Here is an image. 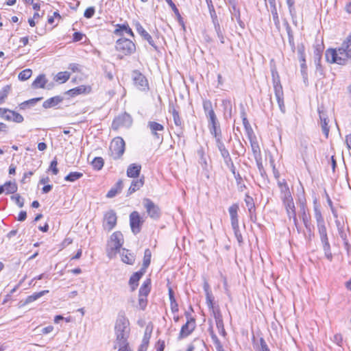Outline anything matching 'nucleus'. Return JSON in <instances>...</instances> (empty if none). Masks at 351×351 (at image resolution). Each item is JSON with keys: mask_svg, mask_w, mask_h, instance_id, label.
<instances>
[{"mask_svg": "<svg viewBox=\"0 0 351 351\" xmlns=\"http://www.w3.org/2000/svg\"><path fill=\"white\" fill-rule=\"evenodd\" d=\"M326 59L330 63L346 65L351 62V34L335 49H328L326 51Z\"/></svg>", "mask_w": 351, "mask_h": 351, "instance_id": "nucleus-1", "label": "nucleus"}, {"mask_svg": "<svg viewBox=\"0 0 351 351\" xmlns=\"http://www.w3.org/2000/svg\"><path fill=\"white\" fill-rule=\"evenodd\" d=\"M114 330L117 343H128L130 328L129 321L125 315H119L118 316Z\"/></svg>", "mask_w": 351, "mask_h": 351, "instance_id": "nucleus-2", "label": "nucleus"}, {"mask_svg": "<svg viewBox=\"0 0 351 351\" xmlns=\"http://www.w3.org/2000/svg\"><path fill=\"white\" fill-rule=\"evenodd\" d=\"M273 85L275 93V96L279 106L280 110L285 112V106L284 104V93L282 86L280 84V77L276 71H272Z\"/></svg>", "mask_w": 351, "mask_h": 351, "instance_id": "nucleus-3", "label": "nucleus"}, {"mask_svg": "<svg viewBox=\"0 0 351 351\" xmlns=\"http://www.w3.org/2000/svg\"><path fill=\"white\" fill-rule=\"evenodd\" d=\"M116 50L125 56H129L136 51L135 44L130 39L121 38L117 40Z\"/></svg>", "mask_w": 351, "mask_h": 351, "instance_id": "nucleus-4", "label": "nucleus"}, {"mask_svg": "<svg viewBox=\"0 0 351 351\" xmlns=\"http://www.w3.org/2000/svg\"><path fill=\"white\" fill-rule=\"evenodd\" d=\"M317 230L320 237L321 242L323 245V250L326 258L330 261L332 259V254L330 252V245L328 241L326 227L325 223L317 225Z\"/></svg>", "mask_w": 351, "mask_h": 351, "instance_id": "nucleus-5", "label": "nucleus"}, {"mask_svg": "<svg viewBox=\"0 0 351 351\" xmlns=\"http://www.w3.org/2000/svg\"><path fill=\"white\" fill-rule=\"evenodd\" d=\"M125 141L121 137L114 138L110 145L111 156L114 160L119 159L125 152Z\"/></svg>", "mask_w": 351, "mask_h": 351, "instance_id": "nucleus-6", "label": "nucleus"}, {"mask_svg": "<svg viewBox=\"0 0 351 351\" xmlns=\"http://www.w3.org/2000/svg\"><path fill=\"white\" fill-rule=\"evenodd\" d=\"M143 206L148 215L154 219H157L160 216V208L149 198H145L143 201Z\"/></svg>", "mask_w": 351, "mask_h": 351, "instance_id": "nucleus-7", "label": "nucleus"}, {"mask_svg": "<svg viewBox=\"0 0 351 351\" xmlns=\"http://www.w3.org/2000/svg\"><path fill=\"white\" fill-rule=\"evenodd\" d=\"M0 116L1 118L17 123H22L24 120L23 117L14 111L7 108H0Z\"/></svg>", "mask_w": 351, "mask_h": 351, "instance_id": "nucleus-8", "label": "nucleus"}, {"mask_svg": "<svg viewBox=\"0 0 351 351\" xmlns=\"http://www.w3.org/2000/svg\"><path fill=\"white\" fill-rule=\"evenodd\" d=\"M132 123V119L128 113H123L117 117L112 121V128L113 130H118L121 127H130Z\"/></svg>", "mask_w": 351, "mask_h": 351, "instance_id": "nucleus-9", "label": "nucleus"}, {"mask_svg": "<svg viewBox=\"0 0 351 351\" xmlns=\"http://www.w3.org/2000/svg\"><path fill=\"white\" fill-rule=\"evenodd\" d=\"M317 111L319 113L320 125L322 132L324 134L326 138H328L330 131V127L328 126L329 119L327 113L323 106L318 107Z\"/></svg>", "mask_w": 351, "mask_h": 351, "instance_id": "nucleus-10", "label": "nucleus"}, {"mask_svg": "<svg viewBox=\"0 0 351 351\" xmlns=\"http://www.w3.org/2000/svg\"><path fill=\"white\" fill-rule=\"evenodd\" d=\"M147 128L149 129L151 134L156 140L160 142L162 141V135L159 133V132H163L165 130V128L162 124L156 121H150L147 123Z\"/></svg>", "mask_w": 351, "mask_h": 351, "instance_id": "nucleus-11", "label": "nucleus"}, {"mask_svg": "<svg viewBox=\"0 0 351 351\" xmlns=\"http://www.w3.org/2000/svg\"><path fill=\"white\" fill-rule=\"evenodd\" d=\"M143 221L141 220L139 213L137 211H133L130 215V224L132 232L135 234L141 231V227Z\"/></svg>", "mask_w": 351, "mask_h": 351, "instance_id": "nucleus-12", "label": "nucleus"}, {"mask_svg": "<svg viewBox=\"0 0 351 351\" xmlns=\"http://www.w3.org/2000/svg\"><path fill=\"white\" fill-rule=\"evenodd\" d=\"M169 112L172 114L173 119L176 127L179 132L178 135L182 134V131L184 128V121L180 115L179 111L173 106H169Z\"/></svg>", "mask_w": 351, "mask_h": 351, "instance_id": "nucleus-13", "label": "nucleus"}, {"mask_svg": "<svg viewBox=\"0 0 351 351\" xmlns=\"http://www.w3.org/2000/svg\"><path fill=\"white\" fill-rule=\"evenodd\" d=\"M132 80L134 85L140 90L148 88V82L146 77L139 71H134L132 72Z\"/></svg>", "mask_w": 351, "mask_h": 351, "instance_id": "nucleus-14", "label": "nucleus"}, {"mask_svg": "<svg viewBox=\"0 0 351 351\" xmlns=\"http://www.w3.org/2000/svg\"><path fill=\"white\" fill-rule=\"evenodd\" d=\"M195 328V321L193 318L188 319L186 323L184 324L180 330L178 339H182L188 337Z\"/></svg>", "mask_w": 351, "mask_h": 351, "instance_id": "nucleus-15", "label": "nucleus"}, {"mask_svg": "<svg viewBox=\"0 0 351 351\" xmlns=\"http://www.w3.org/2000/svg\"><path fill=\"white\" fill-rule=\"evenodd\" d=\"M117 215L114 211L110 210L104 215L103 226L108 231L112 230L117 223Z\"/></svg>", "mask_w": 351, "mask_h": 351, "instance_id": "nucleus-16", "label": "nucleus"}, {"mask_svg": "<svg viewBox=\"0 0 351 351\" xmlns=\"http://www.w3.org/2000/svg\"><path fill=\"white\" fill-rule=\"evenodd\" d=\"M136 32L145 39L146 40L149 44L154 48L155 50H158V47L155 45L152 37L150 34L143 27V26L139 23H136Z\"/></svg>", "mask_w": 351, "mask_h": 351, "instance_id": "nucleus-17", "label": "nucleus"}, {"mask_svg": "<svg viewBox=\"0 0 351 351\" xmlns=\"http://www.w3.org/2000/svg\"><path fill=\"white\" fill-rule=\"evenodd\" d=\"M298 58L301 62V73L303 77L306 78V65L305 62L304 47L302 45L298 46Z\"/></svg>", "mask_w": 351, "mask_h": 351, "instance_id": "nucleus-18", "label": "nucleus"}, {"mask_svg": "<svg viewBox=\"0 0 351 351\" xmlns=\"http://www.w3.org/2000/svg\"><path fill=\"white\" fill-rule=\"evenodd\" d=\"M112 248L116 251L119 250L123 243V234L120 232H115L111 235Z\"/></svg>", "mask_w": 351, "mask_h": 351, "instance_id": "nucleus-19", "label": "nucleus"}, {"mask_svg": "<svg viewBox=\"0 0 351 351\" xmlns=\"http://www.w3.org/2000/svg\"><path fill=\"white\" fill-rule=\"evenodd\" d=\"M248 138H249V141H250V143L251 145L252 151L254 159H259V157H261V149H260L258 143L256 140V137L255 134L248 136Z\"/></svg>", "mask_w": 351, "mask_h": 351, "instance_id": "nucleus-20", "label": "nucleus"}, {"mask_svg": "<svg viewBox=\"0 0 351 351\" xmlns=\"http://www.w3.org/2000/svg\"><path fill=\"white\" fill-rule=\"evenodd\" d=\"M239 209V207L237 204H232L228 208V212H229V214L230 216L232 226H237V225H239V219H238Z\"/></svg>", "mask_w": 351, "mask_h": 351, "instance_id": "nucleus-21", "label": "nucleus"}, {"mask_svg": "<svg viewBox=\"0 0 351 351\" xmlns=\"http://www.w3.org/2000/svg\"><path fill=\"white\" fill-rule=\"evenodd\" d=\"M300 217L302 218L305 227L308 228L310 223V215L308 213V209L304 202H301L300 204Z\"/></svg>", "mask_w": 351, "mask_h": 351, "instance_id": "nucleus-22", "label": "nucleus"}, {"mask_svg": "<svg viewBox=\"0 0 351 351\" xmlns=\"http://www.w3.org/2000/svg\"><path fill=\"white\" fill-rule=\"evenodd\" d=\"M117 28L114 31V34L117 36H123V32L128 34L132 37H134V33L132 30V29L129 27L128 24L127 23L123 24H117L116 25Z\"/></svg>", "mask_w": 351, "mask_h": 351, "instance_id": "nucleus-23", "label": "nucleus"}, {"mask_svg": "<svg viewBox=\"0 0 351 351\" xmlns=\"http://www.w3.org/2000/svg\"><path fill=\"white\" fill-rule=\"evenodd\" d=\"M141 170V166L135 163L129 165L127 169V176L130 178H138Z\"/></svg>", "mask_w": 351, "mask_h": 351, "instance_id": "nucleus-24", "label": "nucleus"}, {"mask_svg": "<svg viewBox=\"0 0 351 351\" xmlns=\"http://www.w3.org/2000/svg\"><path fill=\"white\" fill-rule=\"evenodd\" d=\"M143 275V271H137L132 274L129 280L132 291H134L138 285V281Z\"/></svg>", "mask_w": 351, "mask_h": 351, "instance_id": "nucleus-25", "label": "nucleus"}, {"mask_svg": "<svg viewBox=\"0 0 351 351\" xmlns=\"http://www.w3.org/2000/svg\"><path fill=\"white\" fill-rule=\"evenodd\" d=\"M62 100L63 99L62 97L55 96L45 101L43 104V106L45 108H50L57 106L60 102H62Z\"/></svg>", "mask_w": 351, "mask_h": 351, "instance_id": "nucleus-26", "label": "nucleus"}, {"mask_svg": "<svg viewBox=\"0 0 351 351\" xmlns=\"http://www.w3.org/2000/svg\"><path fill=\"white\" fill-rule=\"evenodd\" d=\"M151 291V279H146L139 289L138 295L147 297Z\"/></svg>", "mask_w": 351, "mask_h": 351, "instance_id": "nucleus-27", "label": "nucleus"}, {"mask_svg": "<svg viewBox=\"0 0 351 351\" xmlns=\"http://www.w3.org/2000/svg\"><path fill=\"white\" fill-rule=\"evenodd\" d=\"M144 184V177L138 180H134L128 189V195H131L135 191L139 190Z\"/></svg>", "mask_w": 351, "mask_h": 351, "instance_id": "nucleus-28", "label": "nucleus"}, {"mask_svg": "<svg viewBox=\"0 0 351 351\" xmlns=\"http://www.w3.org/2000/svg\"><path fill=\"white\" fill-rule=\"evenodd\" d=\"M47 80L44 74L39 75L32 82V86L34 88H44Z\"/></svg>", "mask_w": 351, "mask_h": 351, "instance_id": "nucleus-29", "label": "nucleus"}, {"mask_svg": "<svg viewBox=\"0 0 351 351\" xmlns=\"http://www.w3.org/2000/svg\"><path fill=\"white\" fill-rule=\"evenodd\" d=\"M203 108L207 119L215 115L212 102L210 100L206 99L203 101Z\"/></svg>", "mask_w": 351, "mask_h": 351, "instance_id": "nucleus-30", "label": "nucleus"}, {"mask_svg": "<svg viewBox=\"0 0 351 351\" xmlns=\"http://www.w3.org/2000/svg\"><path fill=\"white\" fill-rule=\"evenodd\" d=\"M215 143L223 160L230 156L228 150L226 148V146L222 141V139L215 141Z\"/></svg>", "mask_w": 351, "mask_h": 351, "instance_id": "nucleus-31", "label": "nucleus"}, {"mask_svg": "<svg viewBox=\"0 0 351 351\" xmlns=\"http://www.w3.org/2000/svg\"><path fill=\"white\" fill-rule=\"evenodd\" d=\"M241 118H242V121H243V126L245 128V130L246 131V133H247V137L248 136H252V135H254V133L253 132V130L247 119V117H246V114H245V112L244 110H243L241 112Z\"/></svg>", "mask_w": 351, "mask_h": 351, "instance_id": "nucleus-32", "label": "nucleus"}, {"mask_svg": "<svg viewBox=\"0 0 351 351\" xmlns=\"http://www.w3.org/2000/svg\"><path fill=\"white\" fill-rule=\"evenodd\" d=\"M171 309L173 313H177L178 311V304L175 299L174 293L171 287L168 289Z\"/></svg>", "mask_w": 351, "mask_h": 351, "instance_id": "nucleus-33", "label": "nucleus"}, {"mask_svg": "<svg viewBox=\"0 0 351 351\" xmlns=\"http://www.w3.org/2000/svg\"><path fill=\"white\" fill-rule=\"evenodd\" d=\"M90 91V86H86L84 85L79 86L77 87H75L74 88H72L69 90V94H71L72 96L77 95L82 93H89Z\"/></svg>", "mask_w": 351, "mask_h": 351, "instance_id": "nucleus-34", "label": "nucleus"}, {"mask_svg": "<svg viewBox=\"0 0 351 351\" xmlns=\"http://www.w3.org/2000/svg\"><path fill=\"white\" fill-rule=\"evenodd\" d=\"M282 205L286 210L287 216H293L295 212V206L293 199L289 202H282Z\"/></svg>", "mask_w": 351, "mask_h": 351, "instance_id": "nucleus-35", "label": "nucleus"}, {"mask_svg": "<svg viewBox=\"0 0 351 351\" xmlns=\"http://www.w3.org/2000/svg\"><path fill=\"white\" fill-rule=\"evenodd\" d=\"M47 293H49L48 290H44L38 293H34L32 295H30L26 298L25 300V304H27L37 300L40 297L43 296L45 294Z\"/></svg>", "mask_w": 351, "mask_h": 351, "instance_id": "nucleus-36", "label": "nucleus"}, {"mask_svg": "<svg viewBox=\"0 0 351 351\" xmlns=\"http://www.w3.org/2000/svg\"><path fill=\"white\" fill-rule=\"evenodd\" d=\"M122 261L129 265H132L134 262V256L128 252V250L123 249V252L121 254Z\"/></svg>", "mask_w": 351, "mask_h": 351, "instance_id": "nucleus-37", "label": "nucleus"}, {"mask_svg": "<svg viewBox=\"0 0 351 351\" xmlns=\"http://www.w3.org/2000/svg\"><path fill=\"white\" fill-rule=\"evenodd\" d=\"M210 134L215 138V141L222 139V134L220 125L209 127Z\"/></svg>", "mask_w": 351, "mask_h": 351, "instance_id": "nucleus-38", "label": "nucleus"}, {"mask_svg": "<svg viewBox=\"0 0 351 351\" xmlns=\"http://www.w3.org/2000/svg\"><path fill=\"white\" fill-rule=\"evenodd\" d=\"M4 186V192L6 194H12L14 193L17 191V185L14 182H12L10 181L6 182L3 185Z\"/></svg>", "mask_w": 351, "mask_h": 351, "instance_id": "nucleus-39", "label": "nucleus"}, {"mask_svg": "<svg viewBox=\"0 0 351 351\" xmlns=\"http://www.w3.org/2000/svg\"><path fill=\"white\" fill-rule=\"evenodd\" d=\"M271 12L272 14L273 21L274 22L275 26L278 29H280V22L278 17V14L277 11L276 5H271Z\"/></svg>", "mask_w": 351, "mask_h": 351, "instance_id": "nucleus-40", "label": "nucleus"}, {"mask_svg": "<svg viewBox=\"0 0 351 351\" xmlns=\"http://www.w3.org/2000/svg\"><path fill=\"white\" fill-rule=\"evenodd\" d=\"M210 337L212 341L215 345L217 351H224L223 347L218 339L217 336L214 333L213 330L210 331Z\"/></svg>", "mask_w": 351, "mask_h": 351, "instance_id": "nucleus-41", "label": "nucleus"}, {"mask_svg": "<svg viewBox=\"0 0 351 351\" xmlns=\"http://www.w3.org/2000/svg\"><path fill=\"white\" fill-rule=\"evenodd\" d=\"M210 337L212 341L215 345L217 351H224L223 347L218 339L217 336L214 333L213 330L210 331Z\"/></svg>", "mask_w": 351, "mask_h": 351, "instance_id": "nucleus-42", "label": "nucleus"}, {"mask_svg": "<svg viewBox=\"0 0 351 351\" xmlns=\"http://www.w3.org/2000/svg\"><path fill=\"white\" fill-rule=\"evenodd\" d=\"M205 343L203 340L199 339H195L188 346L186 351H194L197 347H204Z\"/></svg>", "mask_w": 351, "mask_h": 351, "instance_id": "nucleus-43", "label": "nucleus"}, {"mask_svg": "<svg viewBox=\"0 0 351 351\" xmlns=\"http://www.w3.org/2000/svg\"><path fill=\"white\" fill-rule=\"evenodd\" d=\"M245 203L250 213H252L255 210V204L253 198L248 194L245 195Z\"/></svg>", "mask_w": 351, "mask_h": 351, "instance_id": "nucleus-44", "label": "nucleus"}, {"mask_svg": "<svg viewBox=\"0 0 351 351\" xmlns=\"http://www.w3.org/2000/svg\"><path fill=\"white\" fill-rule=\"evenodd\" d=\"M152 252L149 249H146L144 252L143 269H147L151 263Z\"/></svg>", "mask_w": 351, "mask_h": 351, "instance_id": "nucleus-45", "label": "nucleus"}, {"mask_svg": "<svg viewBox=\"0 0 351 351\" xmlns=\"http://www.w3.org/2000/svg\"><path fill=\"white\" fill-rule=\"evenodd\" d=\"M83 176V173L81 172H71L65 178L64 180L68 182H75L77 180L80 179Z\"/></svg>", "mask_w": 351, "mask_h": 351, "instance_id": "nucleus-46", "label": "nucleus"}, {"mask_svg": "<svg viewBox=\"0 0 351 351\" xmlns=\"http://www.w3.org/2000/svg\"><path fill=\"white\" fill-rule=\"evenodd\" d=\"M91 164L94 169L99 171L104 167V161L101 157H95Z\"/></svg>", "mask_w": 351, "mask_h": 351, "instance_id": "nucleus-47", "label": "nucleus"}, {"mask_svg": "<svg viewBox=\"0 0 351 351\" xmlns=\"http://www.w3.org/2000/svg\"><path fill=\"white\" fill-rule=\"evenodd\" d=\"M278 186L280 189V194H283L291 191L288 184L285 179L278 181Z\"/></svg>", "mask_w": 351, "mask_h": 351, "instance_id": "nucleus-48", "label": "nucleus"}, {"mask_svg": "<svg viewBox=\"0 0 351 351\" xmlns=\"http://www.w3.org/2000/svg\"><path fill=\"white\" fill-rule=\"evenodd\" d=\"M70 77V73L67 71L59 72L56 76V81L60 83L66 82Z\"/></svg>", "mask_w": 351, "mask_h": 351, "instance_id": "nucleus-49", "label": "nucleus"}, {"mask_svg": "<svg viewBox=\"0 0 351 351\" xmlns=\"http://www.w3.org/2000/svg\"><path fill=\"white\" fill-rule=\"evenodd\" d=\"M11 90V86L10 85L5 86L0 91V104H3L5 99L7 98L10 91Z\"/></svg>", "mask_w": 351, "mask_h": 351, "instance_id": "nucleus-50", "label": "nucleus"}, {"mask_svg": "<svg viewBox=\"0 0 351 351\" xmlns=\"http://www.w3.org/2000/svg\"><path fill=\"white\" fill-rule=\"evenodd\" d=\"M287 4L289 8V12L292 17V19H294L296 17V10L295 8V0H286Z\"/></svg>", "mask_w": 351, "mask_h": 351, "instance_id": "nucleus-51", "label": "nucleus"}, {"mask_svg": "<svg viewBox=\"0 0 351 351\" xmlns=\"http://www.w3.org/2000/svg\"><path fill=\"white\" fill-rule=\"evenodd\" d=\"M314 212H315V217L317 221V226L319 224L325 223L324 217H322V213L317 206H315L314 207Z\"/></svg>", "mask_w": 351, "mask_h": 351, "instance_id": "nucleus-52", "label": "nucleus"}, {"mask_svg": "<svg viewBox=\"0 0 351 351\" xmlns=\"http://www.w3.org/2000/svg\"><path fill=\"white\" fill-rule=\"evenodd\" d=\"M32 74V71L29 69H25L19 73V79L21 81H25L28 80Z\"/></svg>", "mask_w": 351, "mask_h": 351, "instance_id": "nucleus-53", "label": "nucleus"}, {"mask_svg": "<svg viewBox=\"0 0 351 351\" xmlns=\"http://www.w3.org/2000/svg\"><path fill=\"white\" fill-rule=\"evenodd\" d=\"M149 338H150V336L148 335L147 333H145L138 351H146L147 350L148 344H149Z\"/></svg>", "mask_w": 351, "mask_h": 351, "instance_id": "nucleus-54", "label": "nucleus"}, {"mask_svg": "<svg viewBox=\"0 0 351 351\" xmlns=\"http://www.w3.org/2000/svg\"><path fill=\"white\" fill-rule=\"evenodd\" d=\"M212 310H213V315L215 318V323L217 324V323H219L221 322H223L222 315H221V313L219 308L217 307V308H215Z\"/></svg>", "mask_w": 351, "mask_h": 351, "instance_id": "nucleus-55", "label": "nucleus"}, {"mask_svg": "<svg viewBox=\"0 0 351 351\" xmlns=\"http://www.w3.org/2000/svg\"><path fill=\"white\" fill-rule=\"evenodd\" d=\"M42 99V97H38L34 99H31L28 101H24L20 104L21 109L26 108L29 105H34L37 101Z\"/></svg>", "mask_w": 351, "mask_h": 351, "instance_id": "nucleus-56", "label": "nucleus"}, {"mask_svg": "<svg viewBox=\"0 0 351 351\" xmlns=\"http://www.w3.org/2000/svg\"><path fill=\"white\" fill-rule=\"evenodd\" d=\"M11 199L15 202L19 207L22 208L24 206V199L19 194L11 196Z\"/></svg>", "mask_w": 351, "mask_h": 351, "instance_id": "nucleus-57", "label": "nucleus"}, {"mask_svg": "<svg viewBox=\"0 0 351 351\" xmlns=\"http://www.w3.org/2000/svg\"><path fill=\"white\" fill-rule=\"evenodd\" d=\"M232 228L234 230V235H235V237H236L237 241L239 243H243V237H242V234L239 230V226L237 225V226H232Z\"/></svg>", "mask_w": 351, "mask_h": 351, "instance_id": "nucleus-58", "label": "nucleus"}, {"mask_svg": "<svg viewBox=\"0 0 351 351\" xmlns=\"http://www.w3.org/2000/svg\"><path fill=\"white\" fill-rule=\"evenodd\" d=\"M224 160V162L225 164L226 165V166L230 169L231 172L232 173V174H235V172H236V168H235V166L232 162V160L231 158V157H228V158L223 160Z\"/></svg>", "mask_w": 351, "mask_h": 351, "instance_id": "nucleus-59", "label": "nucleus"}, {"mask_svg": "<svg viewBox=\"0 0 351 351\" xmlns=\"http://www.w3.org/2000/svg\"><path fill=\"white\" fill-rule=\"evenodd\" d=\"M206 300L208 307L210 309L215 308L213 304L214 298L213 296L212 293H208V294L206 295Z\"/></svg>", "mask_w": 351, "mask_h": 351, "instance_id": "nucleus-60", "label": "nucleus"}, {"mask_svg": "<svg viewBox=\"0 0 351 351\" xmlns=\"http://www.w3.org/2000/svg\"><path fill=\"white\" fill-rule=\"evenodd\" d=\"M208 128L220 125L216 114L208 118Z\"/></svg>", "mask_w": 351, "mask_h": 351, "instance_id": "nucleus-61", "label": "nucleus"}, {"mask_svg": "<svg viewBox=\"0 0 351 351\" xmlns=\"http://www.w3.org/2000/svg\"><path fill=\"white\" fill-rule=\"evenodd\" d=\"M280 198L282 202H289V200L293 199L291 191L286 193L280 194Z\"/></svg>", "mask_w": 351, "mask_h": 351, "instance_id": "nucleus-62", "label": "nucleus"}, {"mask_svg": "<svg viewBox=\"0 0 351 351\" xmlns=\"http://www.w3.org/2000/svg\"><path fill=\"white\" fill-rule=\"evenodd\" d=\"M58 162L56 159L55 158L51 162L49 169L52 171L53 174L57 175L58 173V169L57 167Z\"/></svg>", "mask_w": 351, "mask_h": 351, "instance_id": "nucleus-63", "label": "nucleus"}, {"mask_svg": "<svg viewBox=\"0 0 351 351\" xmlns=\"http://www.w3.org/2000/svg\"><path fill=\"white\" fill-rule=\"evenodd\" d=\"M258 350L259 351H270L266 341L263 338L260 339V347Z\"/></svg>", "mask_w": 351, "mask_h": 351, "instance_id": "nucleus-64", "label": "nucleus"}]
</instances>
